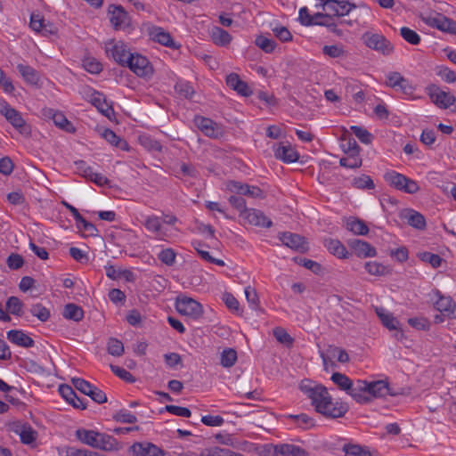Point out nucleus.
<instances>
[{"label": "nucleus", "mask_w": 456, "mask_h": 456, "mask_svg": "<svg viewBox=\"0 0 456 456\" xmlns=\"http://www.w3.org/2000/svg\"><path fill=\"white\" fill-rule=\"evenodd\" d=\"M320 26L326 27L328 30L333 33L335 36L338 37H344L345 32L343 29L339 28L340 26L339 21L338 20H331L329 17H323Z\"/></svg>", "instance_id": "40"}, {"label": "nucleus", "mask_w": 456, "mask_h": 456, "mask_svg": "<svg viewBox=\"0 0 456 456\" xmlns=\"http://www.w3.org/2000/svg\"><path fill=\"white\" fill-rule=\"evenodd\" d=\"M228 449L214 446L202 450L200 456H227Z\"/></svg>", "instance_id": "64"}, {"label": "nucleus", "mask_w": 456, "mask_h": 456, "mask_svg": "<svg viewBox=\"0 0 456 456\" xmlns=\"http://www.w3.org/2000/svg\"><path fill=\"white\" fill-rule=\"evenodd\" d=\"M401 37L409 44L417 45L420 43L419 35L413 29L408 27H403L400 28Z\"/></svg>", "instance_id": "48"}, {"label": "nucleus", "mask_w": 456, "mask_h": 456, "mask_svg": "<svg viewBox=\"0 0 456 456\" xmlns=\"http://www.w3.org/2000/svg\"><path fill=\"white\" fill-rule=\"evenodd\" d=\"M126 67L141 77H150L153 74V68L148 59L139 53L129 55Z\"/></svg>", "instance_id": "7"}, {"label": "nucleus", "mask_w": 456, "mask_h": 456, "mask_svg": "<svg viewBox=\"0 0 456 456\" xmlns=\"http://www.w3.org/2000/svg\"><path fill=\"white\" fill-rule=\"evenodd\" d=\"M133 456H165V452L150 442H137L130 446Z\"/></svg>", "instance_id": "10"}, {"label": "nucleus", "mask_w": 456, "mask_h": 456, "mask_svg": "<svg viewBox=\"0 0 456 456\" xmlns=\"http://www.w3.org/2000/svg\"><path fill=\"white\" fill-rule=\"evenodd\" d=\"M197 127L208 137L218 138L223 132L221 127L214 120L205 117H196L194 119Z\"/></svg>", "instance_id": "11"}, {"label": "nucleus", "mask_w": 456, "mask_h": 456, "mask_svg": "<svg viewBox=\"0 0 456 456\" xmlns=\"http://www.w3.org/2000/svg\"><path fill=\"white\" fill-rule=\"evenodd\" d=\"M76 437L83 444L105 452L118 451V443L112 436L91 429L78 428Z\"/></svg>", "instance_id": "1"}, {"label": "nucleus", "mask_w": 456, "mask_h": 456, "mask_svg": "<svg viewBox=\"0 0 456 456\" xmlns=\"http://www.w3.org/2000/svg\"><path fill=\"white\" fill-rule=\"evenodd\" d=\"M436 75L446 83L452 84L456 82V73L446 66H438L436 68Z\"/></svg>", "instance_id": "53"}, {"label": "nucleus", "mask_w": 456, "mask_h": 456, "mask_svg": "<svg viewBox=\"0 0 456 456\" xmlns=\"http://www.w3.org/2000/svg\"><path fill=\"white\" fill-rule=\"evenodd\" d=\"M53 121L59 128L72 133L75 131V127L71 122H69L63 113L60 111H54L52 116Z\"/></svg>", "instance_id": "36"}, {"label": "nucleus", "mask_w": 456, "mask_h": 456, "mask_svg": "<svg viewBox=\"0 0 456 456\" xmlns=\"http://www.w3.org/2000/svg\"><path fill=\"white\" fill-rule=\"evenodd\" d=\"M331 380L340 390L345 391L346 394L351 389L350 387L353 383L346 375L340 372H334L331 375Z\"/></svg>", "instance_id": "38"}, {"label": "nucleus", "mask_w": 456, "mask_h": 456, "mask_svg": "<svg viewBox=\"0 0 456 456\" xmlns=\"http://www.w3.org/2000/svg\"><path fill=\"white\" fill-rule=\"evenodd\" d=\"M384 180L389 186L408 194H415L420 189L415 180L395 170L387 171L384 174Z\"/></svg>", "instance_id": "4"}, {"label": "nucleus", "mask_w": 456, "mask_h": 456, "mask_svg": "<svg viewBox=\"0 0 456 456\" xmlns=\"http://www.w3.org/2000/svg\"><path fill=\"white\" fill-rule=\"evenodd\" d=\"M255 43L260 49H262L264 52H265L267 53H272L275 49V46H276L275 41H273V39L267 38L264 36H258L256 38Z\"/></svg>", "instance_id": "54"}, {"label": "nucleus", "mask_w": 456, "mask_h": 456, "mask_svg": "<svg viewBox=\"0 0 456 456\" xmlns=\"http://www.w3.org/2000/svg\"><path fill=\"white\" fill-rule=\"evenodd\" d=\"M6 120L22 135H29L30 126L27 124L20 112L14 108L4 117Z\"/></svg>", "instance_id": "18"}, {"label": "nucleus", "mask_w": 456, "mask_h": 456, "mask_svg": "<svg viewBox=\"0 0 456 456\" xmlns=\"http://www.w3.org/2000/svg\"><path fill=\"white\" fill-rule=\"evenodd\" d=\"M248 184L242 183L238 181H229L226 184L227 190L231 192L236 193L238 195H246L247 196V188Z\"/></svg>", "instance_id": "63"}, {"label": "nucleus", "mask_w": 456, "mask_h": 456, "mask_svg": "<svg viewBox=\"0 0 456 456\" xmlns=\"http://www.w3.org/2000/svg\"><path fill=\"white\" fill-rule=\"evenodd\" d=\"M7 338L10 342L25 348L32 347L35 341L22 330H11L7 332Z\"/></svg>", "instance_id": "24"}, {"label": "nucleus", "mask_w": 456, "mask_h": 456, "mask_svg": "<svg viewBox=\"0 0 456 456\" xmlns=\"http://www.w3.org/2000/svg\"><path fill=\"white\" fill-rule=\"evenodd\" d=\"M426 92L431 102L440 109H448L456 102L454 95L443 91L438 86L430 84L426 87Z\"/></svg>", "instance_id": "6"}, {"label": "nucleus", "mask_w": 456, "mask_h": 456, "mask_svg": "<svg viewBox=\"0 0 456 456\" xmlns=\"http://www.w3.org/2000/svg\"><path fill=\"white\" fill-rule=\"evenodd\" d=\"M340 0H326L322 4L323 12H319L322 17H329L331 20H338V4Z\"/></svg>", "instance_id": "33"}, {"label": "nucleus", "mask_w": 456, "mask_h": 456, "mask_svg": "<svg viewBox=\"0 0 456 456\" xmlns=\"http://www.w3.org/2000/svg\"><path fill=\"white\" fill-rule=\"evenodd\" d=\"M323 408H321L318 413L322 414L327 419H338L342 418L348 411L347 403L336 400L334 401L330 396V399L327 400V403L322 404Z\"/></svg>", "instance_id": "8"}, {"label": "nucleus", "mask_w": 456, "mask_h": 456, "mask_svg": "<svg viewBox=\"0 0 456 456\" xmlns=\"http://www.w3.org/2000/svg\"><path fill=\"white\" fill-rule=\"evenodd\" d=\"M29 26L34 31L43 35L55 33L54 27L49 22L46 23L45 20L39 14H31Z\"/></svg>", "instance_id": "23"}, {"label": "nucleus", "mask_w": 456, "mask_h": 456, "mask_svg": "<svg viewBox=\"0 0 456 456\" xmlns=\"http://www.w3.org/2000/svg\"><path fill=\"white\" fill-rule=\"evenodd\" d=\"M279 240L288 248H290L300 252H305L308 249L307 243L304 237L289 232H281Z\"/></svg>", "instance_id": "13"}, {"label": "nucleus", "mask_w": 456, "mask_h": 456, "mask_svg": "<svg viewBox=\"0 0 456 456\" xmlns=\"http://www.w3.org/2000/svg\"><path fill=\"white\" fill-rule=\"evenodd\" d=\"M350 130L364 144H370L374 136L364 127L359 126H352Z\"/></svg>", "instance_id": "41"}, {"label": "nucleus", "mask_w": 456, "mask_h": 456, "mask_svg": "<svg viewBox=\"0 0 456 456\" xmlns=\"http://www.w3.org/2000/svg\"><path fill=\"white\" fill-rule=\"evenodd\" d=\"M110 20L115 29L124 28L129 24L127 12L121 5H110L108 9Z\"/></svg>", "instance_id": "14"}, {"label": "nucleus", "mask_w": 456, "mask_h": 456, "mask_svg": "<svg viewBox=\"0 0 456 456\" xmlns=\"http://www.w3.org/2000/svg\"><path fill=\"white\" fill-rule=\"evenodd\" d=\"M361 40L366 47L384 56H389L395 51L394 45L381 33L371 30L365 31L362 35Z\"/></svg>", "instance_id": "3"}, {"label": "nucleus", "mask_w": 456, "mask_h": 456, "mask_svg": "<svg viewBox=\"0 0 456 456\" xmlns=\"http://www.w3.org/2000/svg\"><path fill=\"white\" fill-rule=\"evenodd\" d=\"M175 307L179 314L193 320H198L203 314L202 305L192 297L185 295L176 297Z\"/></svg>", "instance_id": "5"}, {"label": "nucleus", "mask_w": 456, "mask_h": 456, "mask_svg": "<svg viewBox=\"0 0 456 456\" xmlns=\"http://www.w3.org/2000/svg\"><path fill=\"white\" fill-rule=\"evenodd\" d=\"M341 147L346 154H359L360 152L359 145L357 144L356 141L352 137L344 139Z\"/></svg>", "instance_id": "61"}, {"label": "nucleus", "mask_w": 456, "mask_h": 456, "mask_svg": "<svg viewBox=\"0 0 456 456\" xmlns=\"http://www.w3.org/2000/svg\"><path fill=\"white\" fill-rule=\"evenodd\" d=\"M84 314H85L82 307L73 303H69L65 305L62 311V316L65 319L71 320L77 322L83 320Z\"/></svg>", "instance_id": "30"}, {"label": "nucleus", "mask_w": 456, "mask_h": 456, "mask_svg": "<svg viewBox=\"0 0 456 456\" xmlns=\"http://www.w3.org/2000/svg\"><path fill=\"white\" fill-rule=\"evenodd\" d=\"M151 37L158 42L159 44L168 46V47H175V43L170 36V34L167 31H165L160 27H154L151 28L150 32Z\"/></svg>", "instance_id": "29"}, {"label": "nucleus", "mask_w": 456, "mask_h": 456, "mask_svg": "<svg viewBox=\"0 0 456 456\" xmlns=\"http://www.w3.org/2000/svg\"><path fill=\"white\" fill-rule=\"evenodd\" d=\"M419 258L423 262L430 264V265L434 268L439 267L443 262V258L439 255L431 252L420 253Z\"/></svg>", "instance_id": "57"}, {"label": "nucleus", "mask_w": 456, "mask_h": 456, "mask_svg": "<svg viewBox=\"0 0 456 456\" xmlns=\"http://www.w3.org/2000/svg\"><path fill=\"white\" fill-rule=\"evenodd\" d=\"M245 296L250 308L253 310H257L259 308V298L256 289L250 286L246 287Z\"/></svg>", "instance_id": "58"}, {"label": "nucleus", "mask_w": 456, "mask_h": 456, "mask_svg": "<svg viewBox=\"0 0 456 456\" xmlns=\"http://www.w3.org/2000/svg\"><path fill=\"white\" fill-rule=\"evenodd\" d=\"M299 389L311 401V405L316 412L323 408L322 404L327 403L330 396L328 389L323 385L309 379L302 380Z\"/></svg>", "instance_id": "2"}, {"label": "nucleus", "mask_w": 456, "mask_h": 456, "mask_svg": "<svg viewBox=\"0 0 456 456\" xmlns=\"http://www.w3.org/2000/svg\"><path fill=\"white\" fill-rule=\"evenodd\" d=\"M17 69L27 83L30 85H37L38 83L39 75L37 71L31 66L25 64H18Z\"/></svg>", "instance_id": "32"}, {"label": "nucleus", "mask_w": 456, "mask_h": 456, "mask_svg": "<svg viewBox=\"0 0 456 456\" xmlns=\"http://www.w3.org/2000/svg\"><path fill=\"white\" fill-rule=\"evenodd\" d=\"M322 53L330 58H338L345 54L344 48L341 45H324L322 47Z\"/></svg>", "instance_id": "60"}, {"label": "nucleus", "mask_w": 456, "mask_h": 456, "mask_svg": "<svg viewBox=\"0 0 456 456\" xmlns=\"http://www.w3.org/2000/svg\"><path fill=\"white\" fill-rule=\"evenodd\" d=\"M376 314L382 324L390 330H397L399 322L383 307H377Z\"/></svg>", "instance_id": "34"}, {"label": "nucleus", "mask_w": 456, "mask_h": 456, "mask_svg": "<svg viewBox=\"0 0 456 456\" xmlns=\"http://www.w3.org/2000/svg\"><path fill=\"white\" fill-rule=\"evenodd\" d=\"M77 228L86 233L87 236H97L98 230L95 225L86 221L83 216L76 221Z\"/></svg>", "instance_id": "50"}, {"label": "nucleus", "mask_w": 456, "mask_h": 456, "mask_svg": "<svg viewBox=\"0 0 456 456\" xmlns=\"http://www.w3.org/2000/svg\"><path fill=\"white\" fill-rule=\"evenodd\" d=\"M368 384L367 380L357 379L351 385V389L347 392V395L352 396L359 403H368L370 402V398L368 395Z\"/></svg>", "instance_id": "17"}, {"label": "nucleus", "mask_w": 456, "mask_h": 456, "mask_svg": "<svg viewBox=\"0 0 456 456\" xmlns=\"http://www.w3.org/2000/svg\"><path fill=\"white\" fill-rule=\"evenodd\" d=\"M323 17L316 12L314 14H310L307 7H301L298 11V20L300 23L304 26H320Z\"/></svg>", "instance_id": "26"}, {"label": "nucleus", "mask_w": 456, "mask_h": 456, "mask_svg": "<svg viewBox=\"0 0 456 456\" xmlns=\"http://www.w3.org/2000/svg\"><path fill=\"white\" fill-rule=\"evenodd\" d=\"M352 184L354 188L361 190H370L374 189L375 187L373 180L367 175H362L361 176L354 177L353 179Z\"/></svg>", "instance_id": "46"}, {"label": "nucleus", "mask_w": 456, "mask_h": 456, "mask_svg": "<svg viewBox=\"0 0 456 456\" xmlns=\"http://www.w3.org/2000/svg\"><path fill=\"white\" fill-rule=\"evenodd\" d=\"M6 310L10 314L16 316H22L23 311V303L20 300L19 297L12 296L7 298L5 303Z\"/></svg>", "instance_id": "39"}, {"label": "nucleus", "mask_w": 456, "mask_h": 456, "mask_svg": "<svg viewBox=\"0 0 456 456\" xmlns=\"http://www.w3.org/2000/svg\"><path fill=\"white\" fill-rule=\"evenodd\" d=\"M346 227L356 235H366L369 232V228L366 224L357 218L349 219L346 223Z\"/></svg>", "instance_id": "37"}, {"label": "nucleus", "mask_w": 456, "mask_h": 456, "mask_svg": "<svg viewBox=\"0 0 456 456\" xmlns=\"http://www.w3.org/2000/svg\"><path fill=\"white\" fill-rule=\"evenodd\" d=\"M83 67L87 72L98 74L102 70V65L95 58L87 57L83 60Z\"/></svg>", "instance_id": "52"}, {"label": "nucleus", "mask_w": 456, "mask_h": 456, "mask_svg": "<svg viewBox=\"0 0 456 456\" xmlns=\"http://www.w3.org/2000/svg\"><path fill=\"white\" fill-rule=\"evenodd\" d=\"M107 351L113 356H121L124 354V345L119 339L110 338L107 343Z\"/></svg>", "instance_id": "49"}, {"label": "nucleus", "mask_w": 456, "mask_h": 456, "mask_svg": "<svg viewBox=\"0 0 456 456\" xmlns=\"http://www.w3.org/2000/svg\"><path fill=\"white\" fill-rule=\"evenodd\" d=\"M273 456H309V453L298 445L280 444L273 445Z\"/></svg>", "instance_id": "19"}, {"label": "nucleus", "mask_w": 456, "mask_h": 456, "mask_svg": "<svg viewBox=\"0 0 456 456\" xmlns=\"http://www.w3.org/2000/svg\"><path fill=\"white\" fill-rule=\"evenodd\" d=\"M106 52L110 53L114 61L123 67H126L129 55L133 54L122 42L115 43L111 47H107Z\"/></svg>", "instance_id": "20"}, {"label": "nucleus", "mask_w": 456, "mask_h": 456, "mask_svg": "<svg viewBox=\"0 0 456 456\" xmlns=\"http://www.w3.org/2000/svg\"><path fill=\"white\" fill-rule=\"evenodd\" d=\"M237 361V352L232 348H226L221 354V365L230 368L235 364Z\"/></svg>", "instance_id": "45"}, {"label": "nucleus", "mask_w": 456, "mask_h": 456, "mask_svg": "<svg viewBox=\"0 0 456 456\" xmlns=\"http://www.w3.org/2000/svg\"><path fill=\"white\" fill-rule=\"evenodd\" d=\"M325 246L331 254L338 258L347 257L348 252L346 247L338 240L329 239L325 240Z\"/></svg>", "instance_id": "35"}, {"label": "nucleus", "mask_w": 456, "mask_h": 456, "mask_svg": "<svg viewBox=\"0 0 456 456\" xmlns=\"http://www.w3.org/2000/svg\"><path fill=\"white\" fill-rule=\"evenodd\" d=\"M339 164L346 168H358L362 166V159L359 154H347L346 157L340 159Z\"/></svg>", "instance_id": "47"}, {"label": "nucleus", "mask_w": 456, "mask_h": 456, "mask_svg": "<svg viewBox=\"0 0 456 456\" xmlns=\"http://www.w3.org/2000/svg\"><path fill=\"white\" fill-rule=\"evenodd\" d=\"M112 419L117 422L127 424H133L137 421L136 416L134 414H132L126 409H121L116 411L112 416Z\"/></svg>", "instance_id": "44"}, {"label": "nucleus", "mask_w": 456, "mask_h": 456, "mask_svg": "<svg viewBox=\"0 0 456 456\" xmlns=\"http://www.w3.org/2000/svg\"><path fill=\"white\" fill-rule=\"evenodd\" d=\"M403 218L406 220L409 225L418 230H423L426 227V219L424 216L413 209H408L403 215Z\"/></svg>", "instance_id": "28"}, {"label": "nucleus", "mask_w": 456, "mask_h": 456, "mask_svg": "<svg viewBox=\"0 0 456 456\" xmlns=\"http://www.w3.org/2000/svg\"><path fill=\"white\" fill-rule=\"evenodd\" d=\"M347 245L361 258L373 257L377 255L376 248L367 241L352 239L347 241Z\"/></svg>", "instance_id": "15"}, {"label": "nucleus", "mask_w": 456, "mask_h": 456, "mask_svg": "<svg viewBox=\"0 0 456 456\" xmlns=\"http://www.w3.org/2000/svg\"><path fill=\"white\" fill-rule=\"evenodd\" d=\"M210 37L213 43L218 46H226L232 39V36L226 30L217 26L211 28Z\"/></svg>", "instance_id": "27"}, {"label": "nucleus", "mask_w": 456, "mask_h": 456, "mask_svg": "<svg viewBox=\"0 0 456 456\" xmlns=\"http://www.w3.org/2000/svg\"><path fill=\"white\" fill-rule=\"evenodd\" d=\"M145 228L156 234H159L161 232V221L160 218L156 216H148L144 222Z\"/></svg>", "instance_id": "56"}, {"label": "nucleus", "mask_w": 456, "mask_h": 456, "mask_svg": "<svg viewBox=\"0 0 456 456\" xmlns=\"http://www.w3.org/2000/svg\"><path fill=\"white\" fill-rule=\"evenodd\" d=\"M15 432L20 436V442L24 444H33L37 437V431L28 424H23Z\"/></svg>", "instance_id": "31"}, {"label": "nucleus", "mask_w": 456, "mask_h": 456, "mask_svg": "<svg viewBox=\"0 0 456 456\" xmlns=\"http://www.w3.org/2000/svg\"><path fill=\"white\" fill-rule=\"evenodd\" d=\"M101 135L112 146H115L116 148H118L125 151H129V145L126 142V141L117 135V134L113 130L110 128H104Z\"/></svg>", "instance_id": "25"}, {"label": "nucleus", "mask_w": 456, "mask_h": 456, "mask_svg": "<svg viewBox=\"0 0 456 456\" xmlns=\"http://www.w3.org/2000/svg\"><path fill=\"white\" fill-rule=\"evenodd\" d=\"M91 102L103 116L109 119H111V116L114 115V110L112 106L107 102L102 94L99 92H94L92 94Z\"/></svg>", "instance_id": "22"}, {"label": "nucleus", "mask_w": 456, "mask_h": 456, "mask_svg": "<svg viewBox=\"0 0 456 456\" xmlns=\"http://www.w3.org/2000/svg\"><path fill=\"white\" fill-rule=\"evenodd\" d=\"M228 200L229 203L240 213V215H245L248 210L247 208L246 200L241 196L232 195L228 199Z\"/></svg>", "instance_id": "62"}, {"label": "nucleus", "mask_w": 456, "mask_h": 456, "mask_svg": "<svg viewBox=\"0 0 456 456\" xmlns=\"http://www.w3.org/2000/svg\"><path fill=\"white\" fill-rule=\"evenodd\" d=\"M30 313L41 322H46L50 317V311L42 304H35L30 308Z\"/></svg>", "instance_id": "51"}, {"label": "nucleus", "mask_w": 456, "mask_h": 456, "mask_svg": "<svg viewBox=\"0 0 456 456\" xmlns=\"http://www.w3.org/2000/svg\"><path fill=\"white\" fill-rule=\"evenodd\" d=\"M273 336L277 341L284 345L291 346L293 343L291 336L281 327H276L273 329Z\"/></svg>", "instance_id": "59"}, {"label": "nucleus", "mask_w": 456, "mask_h": 456, "mask_svg": "<svg viewBox=\"0 0 456 456\" xmlns=\"http://www.w3.org/2000/svg\"><path fill=\"white\" fill-rule=\"evenodd\" d=\"M244 216L249 224L256 226L270 228L273 225L271 219L259 209L250 208L246 212Z\"/></svg>", "instance_id": "21"}, {"label": "nucleus", "mask_w": 456, "mask_h": 456, "mask_svg": "<svg viewBox=\"0 0 456 456\" xmlns=\"http://www.w3.org/2000/svg\"><path fill=\"white\" fill-rule=\"evenodd\" d=\"M345 456H371L370 452L358 444H346L342 448Z\"/></svg>", "instance_id": "42"}, {"label": "nucleus", "mask_w": 456, "mask_h": 456, "mask_svg": "<svg viewBox=\"0 0 456 456\" xmlns=\"http://www.w3.org/2000/svg\"><path fill=\"white\" fill-rule=\"evenodd\" d=\"M432 293L436 297L434 302L435 308L450 318H456V304L450 296H444L440 290L435 289Z\"/></svg>", "instance_id": "9"}, {"label": "nucleus", "mask_w": 456, "mask_h": 456, "mask_svg": "<svg viewBox=\"0 0 456 456\" xmlns=\"http://www.w3.org/2000/svg\"><path fill=\"white\" fill-rule=\"evenodd\" d=\"M274 157L284 163H294L298 160V152L288 142H280L273 146Z\"/></svg>", "instance_id": "12"}, {"label": "nucleus", "mask_w": 456, "mask_h": 456, "mask_svg": "<svg viewBox=\"0 0 456 456\" xmlns=\"http://www.w3.org/2000/svg\"><path fill=\"white\" fill-rule=\"evenodd\" d=\"M364 267L367 273L371 275L381 276L387 273L386 266L376 261L366 262Z\"/></svg>", "instance_id": "55"}, {"label": "nucleus", "mask_w": 456, "mask_h": 456, "mask_svg": "<svg viewBox=\"0 0 456 456\" xmlns=\"http://www.w3.org/2000/svg\"><path fill=\"white\" fill-rule=\"evenodd\" d=\"M158 259L167 266H172L175 263L176 253L171 248H163L157 255Z\"/></svg>", "instance_id": "43"}, {"label": "nucleus", "mask_w": 456, "mask_h": 456, "mask_svg": "<svg viewBox=\"0 0 456 456\" xmlns=\"http://www.w3.org/2000/svg\"><path fill=\"white\" fill-rule=\"evenodd\" d=\"M368 395L371 397H385L387 395L395 396L397 393L393 392L389 387L387 380L380 379L374 381H367Z\"/></svg>", "instance_id": "16"}]
</instances>
